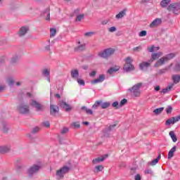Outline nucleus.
Returning <instances> with one entry per match:
<instances>
[{
  "instance_id": "1",
  "label": "nucleus",
  "mask_w": 180,
  "mask_h": 180,
  "mask_svg": "<svg viewBox=\"0 0 180 180\" xmlns=\"http://www.w3.org/2000/svg\"><path fill=\"white\" fill-rule=\"evenodd\" d=\"M141 86H143V83H138L129 89L131 96L135 98H139L140 95H141V91H140V88H141Z\"/></svg>"
},
{
  "instance_id": "2",
  "label": "nucleus",
  "mask_w": 180,
  "mask_h": 180,
  "mask_svg": "<svg viewBox=\"0 0 180 180\" xmlns=\"http://www.w3.org/2000/svg\"><path fill=\"white\" fill-rule=\"evenodd\" d=\"M174 57H175V54L174 53H169L166 55L165 56L160 58L156 63L155 64V67H160L161 65H164V64H165V63L169 61V60H172V58H174Z\"/></svg>"
},
{
  "instance_id": "3",
  "label": "nucleus",
  "mask_w": 180,
  "mask_h": 180,
  "mask_svg": "<svg viewBox=\"0 0 180 180\" xmlns=\"http://www.w3.org/2000/svg\"><path fill=\"white\" fill-rule=\"evenodd\" d=\"M133 63V58L129 56L125 59V64L124 65V71L126 72H130L134 70V66L131 64Z\"/></svg>"
},
{
  "instance_id": "4",
  "label": "nucleus",
  "mask_w": 180,
  "mask_h": 180,
  "mask_svg": "<svg viewBox=\"0 0 180 180\" xmlns=\"http://www.w3.org/2000/svg\"><path fill=\"white\" fill-rule=\"evenodd\" d=\"M113 54H115V49L108 48L103 51H101L98 53V56H99V57H102L103 58H108Z\"/></svg>"
},
{
  "instance_id": "5",
  "label": "nucleus",
  "mask_w": 180,
  "mask_h": 180,
  "mask_svg": "<svg viewBox=\"0 0 180 180\" xmlns=\"http://www.w3.org/2000/svg\"><path fill=\"white\" fill-rule=\"evenodd\" d=\"M30 104L31 105V106H32V108H35V109L38 112H41V111L44 110V105H41L40 103H39L34 100H32V99L30 100Z\"/></svg>"
},
{
  "instance_id": "6",
  "label": "nucleus",
  "mask_w": 180,
  "mask_h": 180,
  "mask_svg": "<svg viewBox=\"0 0 180 180\" xmlns=\"http://www.w3.org/2000/svg\"><path fill=\"white\" fill-rule=\"evenodd\" d=\"M70 171V167L67 166H64L63 167L60 168L59 170L56 172V176L58 179H60V178L64 177V174H67Z\"/></svg>"
},
{
  "instance_id": "7",
  "label": "nucleus",
  "mask_w": 180,
  "mask_h": 180,
  "mask_svg": "<svg viewBox=\"0 0 180 180\" xmlns=\"http://www.w3.org/2000/svg\"><path fill=\"white\" fill-rule=\"evenodd\" d=\"M18 110L22 115H27V113H29V106L21 104L19 105Z\"/></svg>"
},
{
  "instance_id": "8",
  "label": "nucleus",
  "mask_w": 180,
  "mask_h": 180,
  "mask_svg": "<svg viewBox=\"0 0 180 180\" xmlns=\"http://www.w3.org/2000/svg\"><path fill=\"white\" fill-rule=\"evenodd\" d=\"M40 169V165H34L28 169V174L33 175V174H36Z\"/></svg>"
},
{
  "instance_id": "9",
  "label": "nucleus",
  "mask_w": 180,
  "mask_h": 180,
  "mask_svg": "<svg viewBox=\"0 0 180 180\" xmlns=\"http://www.w3.org/2000/svg\"><path fill=\"white\" fill-rule=\"evenodd\" d=\"M104 81L105 75H100L98 78L91 81V84L94 85L95 84H101V82H103Z\"/></svg>"
},
{
  "instance_id": "10",
  "label": "nucleus",
  "mask_w": 180,
  "mask_h": 180,
  "mask_svg": "<svg viewBox=\"0 0 180 180\" xmlns=\"http://www.w3.org/2000/svg\"><path fill=\"white\" fill-rule=\"evenodd\" d=\"M162 52H158V53H154L151 55V58L149 60L150 63H153V61H155V60H158L160 57L162 56Z\"/></svg>"
},
{
  "instance_id": "11",
  "label": "nucleus",
  "mask_w": 180,
  "mask_h": 180,
  "mask_svg": "<svg viewBox=\"0 0 180 180\" xmlns=\"http://www.w3.org/2000/svg\"><path fill=\"white\" fill-rule=\"evenodd\" d=\"M11 151V146H0V154H5L6 153H9Z\"/></svg>"
},
{
  "instance_id": "12",
  "label": "nucleus",
  "mask_w": 180,
  "mask_h": 180,
  "mask_svg": "<svg viewBox=\"0 0 180 180\" xmlns=\"http://www.w3.org/2000/svg\"><path fill=\"white\" fill-rule=\"evenodd\" d=\"M27 32H29V27H22L20 30L18 31V36L20 37H22V36H25V34H26V33H27Z\"/></svg>"
},
{
  "instance_id": "13",
  "label": "nucleus",
  "mask_w": 180,
  "mask_h": 180,
  "mask_svg": "<svg viewBox=\"0 0 180 180\" xmlns=\"http://www.w3.org/2000/svg\"><path fill=\"white\" fill-rule=\"evenodd\" d=\"M161 22L162 20L160 18H156L150 23V27H157L158 26H160V25H161Z\"/></svg>"
},
{
  "instance_id": "14",
  "label": "nucleus",
  "mask_w": 180,
  "mask_h": 180,
  "mask_svg": "<svg viewBox=\"0 0 180 180\" xmlns=\"http://www.w3.org/2000/svg\"><path fill=\"white\" fill-rule=\"evenodd\" d=\"M105 158H108V155H104L100 158H95L93 160V164H99V162L105 161Z\"/></svg>"
},
{
  "instance_id": "15",
  "label": "nucleus",
  "mask_w": 180,
  "mask_h": 180,
  "mask_svg": "<svg viewBox=\"0 0 180 180\" xmlns=\"http://www.w3.org/2000/svg\"><path fill=\"white\" fill-rule=\"evenodd\" d=\"M150 64H151V62L150 60H149V62H142L139 65V68L141 70H142V71H144V70H147V68H148V67H150Z\"/></svg>"
},
{
  "instance_id": "16",
  "label": "nucleus",
  "mask_w": 180,
  "mask_h": 180,
  "mask_svg": "<svg viewBox=\"0 0 180 180\" xmlns=\"http://www.w3.org/2000/svg\"><path fill=\"white\" fill-rule=\"evenodd\" d=\"M127 12V8H124L122 11H121L118 14L115 15V18L119 20V19H123L124 16H126V13Z\"/></svg>"
},
{
  "instance_id": "17",
  "label": "nucleus",
  "mask_w": 180,
  "mask_h": 180,
  "mask_svg": "<svg viewBox=\"0 0 180 180\" xmlns=\"http://www.w3.org/2000/svg\"><path fill=\"white\" fill-rule=\"evenodd\" d=\"M77 44H80V45L75 48V51H84V50H85V47L86 46V44H81V41H78Z\"/></svg>"
},
{
  "instance_id": "18",
  "label": "nucleus",
  "mask_w": 180,
  "mask_h": 180,
  "mask_svg": "<svg viewBox=\"0 0 180 180\" xmlns=\"http://www.w3.org/2000/svg\"><path fill=\"white\" fill-rule=\"evenodd\" d=\"M42 75L44 77H47V81L50 82V70L49 69H44L42 70Z\"/></svg>"
},
{
  "instance_id": "19",
  "label": "nucleus",
  "mask_w": 180,
  "mask_h": 180,
  "mask_svg": "<svg viewBox=\"0 0 180 180\" xmlns=\"http://www.w3.org/2000/svg\"><path fill=\"white\" fill-rule=\"evenodd\" d=\"M60 106L61 108H63L66 112H70V110H71V106H70V105L67 104V103L64 101L60 103Z\"/></svg>"
},
{
  "instance_id": "20",
  "label": "nucleus",
  "mask_w": 180,
  "mask_h": 180,
  "mask_svg": "<svg viewBox=\"0 0 180 180\" xmlns=\"http://www.w3.org/2000/svg\"><path fill=\"white\" fill-rule=\"evenodd\" d=\"M172 88H174V84H172L165 89H163L160 92L161 94H168V92L172 91Z\"/></svg>"
},
{
  "instance_id": "21",
  "label": "nucleus",
  "mask_w": 180,
  "mask_h": 180,
  "mask_svg": "<svg viewBox=\"0 0 180 180\" xmlns=\"http://www.w3.org/2000/svg\"><path fill=\"white\" fill-rule=\"evenodd\" d=\"M0 129L3 133H6V131H8V124H6V122H1Z\"/></svg>"
},
{
  "instance_id": "22",
  "label": "nucleus",
  "mask_w": 180,
  "mask_h": 180,
  "mask_svg": "<svg viewBox=\"0 0 180 180\" xmlns=\"http://www.w3.org/2000/svg\"><path fill=\"white\" fill-rule=\"evenodd\" d=\"M158 50H160V47L154 46V45L148 47V51L149 53H154V51H158Z\"/></svg>"
},
{
  "instance_id": "23",
  "label": "nucleus",
  "mask_w": 180,
  "mask_h": 180,
  "mask_svg": "<svg viewBox=\"0 0 180 180\" xmlns=\"http://www.w3.org/2000/svg\"><path fill=\"white\" fill-rule=\"evenodd\" d=\"M70 74L72 78H78V77H79V72L77 69L71 70Z\"/></svg>"
},
{
  "instance_id": "24",
  "label": "nucleus",
  "mask_w": 180,
  "mask_h": 180,
  "mask_svg": "<svg viewBox=\"0 0 180 180\" xmlns=\"http://www.w3.org/2000/svg\"><path fill=\"white\" fill-rule=\"evenodd\" d=\"M176 151V146H174L168 153V159L172 158L174 157V153Z\"/></svg>"
},
{
  "instance_id": "25",
  "label": "nucleus",
  "mask_w": 180,
  "mask_h": 180,
  "mask_svg": "<svg viewBox=\"0 0 180 180\" xmlns=\"http://www.w3.org/2000/svg\"><path fill=\"white\" fill-rule=\"evenodd\" d=\"M120 69V67L115 66V67H112L110 69H109L108 70V74L112 75V74H113V72H116L117 71H119Z\"/></svg>"
},
{
  "instance_id": "26",
  "label": "nucleus",
  "mask_w": 180,
  "mask_h": 180,
  "mask_svg": "<svg viewBox=\"0 0 180 180\" xmlns=\"http://www.w3.org/2000/svg\"><path fill=\"white\" fill-rule=\"evenodd\" d=\"M50 112H51V115H53V113H57L58 112V107L51 105Z\"/></svg>"
},
{
  "instance_id": "27",
  "label": "nucleus",
  "mask_w": 180,
  "mask_h": 180,
  "mask_svg": "<svg viewBox=\"0 0 180 180\" xmlns=\"http://www.w3.org/2000/svg\"><path fill=\"white\" fill-rule=\"evenodd\" d=\"M175 124V117H172L167 120H166L165 124L166 126H170L171 124Z\"/></svg>"
},
{
  "instance_id": "28",
  "label": "nucleus",
  "mask_w": 180,
  "mask_h": 180,
  "mask_svg": "<svg viewBox=\"0 0 180 180\" xmlns=\"http://www.w3.org/2000/svg\"><path fill=\"white\" fill-rule=\"evenodd\" d=\"M171 67H172V64H171L168 67H166L165 68L158 70V74H159L160 75H161V74H165V72H167V70H169V68H171Z\"/></svg>"
},
{
  "instance_id": "29",
  "label": "nucleus",
  "mask_w": 180,
  "mask_h": 180,
  "mask_svg": "<svg viewBox=\"0 0 180 180\" xmlns=\"http://www.w3.org/2000/svg\"><path fill=\"white\" fill-rule=\"evenodd\" d=\"M172 141L174 143H176V141H178V139L176 138V135H175V133L172 131H171L169 133Z\"/></svg>"
},
{
  "instance_id": "30",
  "label": "nucleus",
  "mask_w": 180,
  "mask_h": 180,
  "mask_svg": "<svg viewBox=\"0 0 180 180\" xmlns=\"http://www.w3.org/2000/svg\"><path fill=\"white\" fill-rule=\"evenodd\" d=\"M161 160V154H159L158 158L156 159H154L151 162H150V165H155L156 164H158V162Z\"/></svg>"
},
{
  "instance_id": "31",
  "label": "nucleus",
  "mask_w": 180,
  "mask_h": 180,
  "mask_svg": "<svg viewBox=\"0 0 180 180\" xmlns=\"http://www.w3.org/2000/svg\"><path fill=\"white\" fill-rule=\"evenodd\" d=\"M172 80L174 84H178L180 81V75H174L172 77Z\"/></svg>"
},
{
  "instance_id": "32",
  "label": "nucleus",
  "mask_w": 180,
  "mask_h": 180,
  "mask_svg": "<svg viewBox=\"0 0 180 180\" xmlns=\"http://www.w3.org/2000/svg\"><path fill=\"white\" fill-rule=\"evenodd\" d=\"M82 110H85L87 115H94V111L92 110L86 108V106L82 107Z\"/></svg>"
},
{
  "instance_id": "33",
  "label": "nucleus",
  "mask_w": 180,
  "mask_h": 180,
  "mask_svg": "<svg viewBox=\"0 0 180 180\" xmlns=\"http://www.w3.org/2000/svg\"><path fill=\"white\" fill-rule=\"evenodd\" d=\"M171 2V0H163L160 2V5L162 8L168 6V4Z\"/></svg>"
},
{
  "instance_id": "34",
  "label": "nucleus",
  "mask_w": 180,
  "mask_h": 180,
  "mask_svg": "<svg viewBox=\"0 0 180 180\" xmlns=\"http://www.w3.org/2000/svg\"><path fill=\"white\" fill-rule=\"evenodd\" d=\"M84 18H85V15L82 13V14H79L76 16V19L75 20L77 22H81V20H84Z\"/></svg>"
},
{
  "instance_id": "35",
  "label": "nucleus",
  "mask_w": 180,
  "mask_h": 180,
  "mask_svg": "<svg viewBox=\"0 0 180 180\" xmlns=\"http://www.w3.org/2000/svg\"><path fill=\"white\" fill-rule=\"evenodd\" d=\"M146 175H150V176H154V172L151 169H146L144 171Z\"/></svg>"
},
{
  "instance_id": "36",
  "label": "nucleus",
  "mask_w": 180,
  "mask_h": 180,
  "mask_svg": "<svg viewBox=\"0 0 180 180\" xmlns=\"http://www.w3.org/2000/svg\"><path fill=\"white\" fill-rule=\"evenodd\" d=\"M101 104H102V101H97L93 105L92 108L93 109H98V108H99V106H101Z\"/></svg>"
},
{
  "instance_id": "37",
  "label": "nucleus",
  "mask_w": 180,
  "mask_h": 180,
  "mask_svg": "<svg viewBox=\"0 0 180 180\" xmlns=\"http://www.w3.org/2000/svg\"><path fill=\"white\" fill-rule=\"evenodd\" d=\"M101 109H107V108L110 106V103L109 102L101 103Z\"/></svg>"
},
{
  "instance_id": "38",
  "label": "nucleus",
  "mask_w": 180,
  "mask_h": 180,
  "mask_svg": "<svg viewBox=\"0 0 180 180\" xmlns=\"http://www.w3.org/2000/svg\"><path fill=\"white\" fill-rule=\"evenodd\" d=\"M57 33V30L56 28H51L50 29V37H54Z\"/></svg>"
},
{
  "instance_id": "39",
  "label": "nucleus",
  "mask_w": 180,
  "mask_h": 180,
  "mask_svg": "<svg viewBox=\"0 0 180 180\" xmlns=\"http://www.w3.org/2000/svg\"><path fill=\"white\" fill-rule=\"evenodd\" d=\"M162 110H164V108H157L153 110V113H155V115H160L162 112Z\"/></svg>"
},
{
  "instance_id": "40",
  "label": "nucleus",
  "mask_w": 180,
  "mask_h": 180,
  "mask_svg": "<svg viewBox=\"0 0 180 180\" xmlns=\"http://www.w3.org/2000/svg\"><path fill=\"white\" fill-rule=\"evenodd\" d=\"M7 82L9 86H12L15 84V80H13V78L10 77L7 79Z\"/></svg>"
},
{
  "instance_id": "41",
  "label": "nucleus",
  "mask_w": 180,
  "mask_h": 180,
  "mask_svg": "<svg viewBox=\"0 0 180 180\" xmlns=\"http://www.w3.org/2000/svg\"><path fill=\"white\" fill-rule=\"evenodd\" d=\"M71 127H73V129H79L81 125L79 124V122H73L72 123Z\"/></svg>"
},
{
  "instance_id": "42",
  "label": "nucleus",
  "mask_w": 180,
  "mask_h": 180,
  "mask_svg": "<svg viewBox=\"0 0 180 180\" xmlns=\"http://www.w3.org/2000/svg\"><path fill=\"white\" fill-rule=\"evenodd\" d=\"M45 13H46V20H50V9L46 8L45 11Z\"/></svg>"
},
{
  "instance_id": "43",
  "label": "nucleus",
  "mask_w": 180,
  "mask_h": 180,
  "mask_svg": "<svg viewBox=\"0 0 180 180\" xmlns=\"http://www.w3.org/2000/svg\"><path fill=\"white\" fill-rule=\"evenodd\" d=\"M139 37H144V36H147V31L143 30L139 34Z\"/></svg>"
},
{
  "instance_id": "44",
  "label": "nucleus",
  "mask_w": 180,
  "mask_h": 180,
  "mask_svg": "<svg viewBox=\"0 0 180 180\" xmlns=\"http://www.w3.org/2000/svg\"><path fill=\"white\" fill-rule=\"evenodd\" d=\"M112 108H116V109H119L120 108V104H119V102L115 101L112 103Z\"/></svg>"
},
{
  "instance_id": "45",
  "label": "nucleus",
  "mask_w": 180,
  "mask_h": 180,
  "mask_svg": "<svg viewBox=\"0 0 180 180\" xmlns=\"http://www.w3.org/2000/svg\"><path fill=\"white\" fill-rule=\"evenodd\" d=\"M126 103H127V99H125V98L122 99L120 103V107L124 106Z\"/></svg>"
},
{
  "instance_id": "46",
  "label": "nucleus",
  "mask_w": 180,
  "mask_h": 180,
  "mask_svg": "<svg viewBox=\"0 0 180 180\" xmlns=\"http://www.w3.org/2000/svg\"><path fill=\"white\" fill-rule=\"evenodd\" d=\"M39 131H40V128H39V127H36L32 129V133L35 134V133H39Z\"/></svg>"
},
{
  "instance_id": "47",
  "label": "nucleus",
  "mask_w": 180,
  "mask_h": 180,
  "mask_svg": "<svg viewBox=\"0 0 180 180\" xmlns=\"http://www.w3.org/2000/svg\"><path fill=\"white\" fill-rule=\"evenodd\" d=\"M94 34H95V32H89L84 33V36L87 37H91V36H94Z\"/></svg>"
},
{
  "instance_id": "48",
  "label": "nucleus",
  "mask_w": 180,
  "mask_h": 180,
  "mask_svg": "<svg viewBox=\"0 0 180 180\" xmlns=\"http://www.w3.org/2000/svg\"><path fill=\"white\" fill-rule=\"evenodd\" d=\"M114 127H116V124L110 125L108 128H107L104 131H110Z\"/></svg>"
},
{
  "instance_id": "49",
  "label": "nucleus",
  "mask_w": 180,
  "mask_h": 180,
  "mask_svg": "<svg viewBox=\"0 0 180 180\" xmlns=\"http://www.w3.org/2000/svg\"><path fill=\"white\" fill-rule=\"evenodd\" d=\"M172 112V107L171 105H169L167 108H166V113L169 114Z\"/></svg>"
},
{
  "instance_id": "50",
  "label": "nucleus",
  "mask_w": 180,
  "mask_h": 180,
  "mask_svg": "<svg viewBox=\"0 0 180 180\" xmlns=\"http://www.w3.org/2000/svg\"><path fill=\"white\" fill-rule=\"evenodd\" d=\"M19 60V57L18 56H15L11 59V63H16Z\"/></svg>"
},
{
  "instance_id": "51",
  "label": "nucleus",
  "mask_w": 180,
  "mask_h": 180,
  "mask_svg": "<svg viewBox=\"0 0 180 180\" xmlns=\"http://www.w3.org/2000/svg\"><path fill=\"white\" fill-rule=\"evenodd\" d=\"M61 134H65V133H68V128L64 127L60 131Z\"/></svg>"
},
{
  "instance_id": "52",
  "label": "nucleus",
  "mask_w": 180,
  "mask_h": 180,
  "mask_svg": "<svg viewBox=\"0 0 180 180\" xmlns=\"http://www.w3.org/2000/svg\"><path fill=\"white\" fill-rule=\"evenodd\" d=\"M96 169L98 172L103 171V166H102V165L96 166Z\"/></svg>"
},
{
  "instance_id": "53",
  "label": "nucleus",
  "mask_w": 180,
  "mask_h": 180,
  "mask_svg": "<svg viewBox=\"0 0 180 180\" xmlns=\"http://www.w3.org/2000/svg\"><path fill=\"white\" fill-rule=\"evenodd\" d=\"M77 82L79 85H85V81L81 79H77Z\"/></svg>"
},
{
  "instance_id": "54",
  "label": "nucleus",
  "mask_w": 180,
  "mask_h": 180,
  "mask_svg": "<svg viewBox=\"0 0 180 180\" xmlns=\"http://www.w3.org/2000/svg\"><path fill=\"white\" fill-rule=\"evenodd\" d=\"M116 27H111L108 29V32L110 33H113V32H116Z\"/></svg>"
},
{
  "instance_id": "55",
  "label": "nucleus",
  "mask_w": 180,
  "mask_h": 180,
  "mask_svg": "<svg viewBox=\"0 0 180 180\" xmlns=\"http://www.w3.org/2000/svg\"><path fill=\"white\" fill-rule=\"evenodd\" d=\"M43 126H44V127H50V122L49 121L44 122Z\"/></svg>"
},
{
  "instance_id": "56",
  "label": "nucleus",
  "mask_w": 180,
  "mask_h": 180,
  "mask_svg": "<svg viewBox=\"0 0 180 180\" xmlns=\"http://www.w3.org/2000/svg\"><path fill=\"white\" fill-rule=\"evenodd\" d=\"M134 179L135 180H141V176L140 174H136Z\"/></svg>"
},
{
  "instance_id": "57",
  "label": "nucleus",
  "mask_w": 180,
  "mask_h": 180,
  "mask_svg": "<svg viewBox=\"0 0 180 180\" xmlns=\"http://www.w3.org/2000/svg\"><path fill=\"white\" fill-rule=\"evenodd\" d=\"M89 75L91 77H95V75H96V71H92L91 72L89 73Z\"/></svg>"
},
{
  "instance_id": "58",
  "label": "nucleus",
  "mask_w": 180,
  "mask_h": 180,
  "mask_svg": "<svg viewBox=\"0 0 180 180\" xmlns=\"http://www.w3.org/2000/svg\"><path fill=\"white\" fill-rule=\"evenodd\" d=\"M139 50H141V46H136L134 48V51H139Z\"/></svg>"
},
{
  "instance_id": "59",
  "label": "nucleus",
  "mask_w": 180,
  "mask_h": 180,
  "mask_svg": "<svg viewBox=\"0 0 180 180\" xmlns=\"http://www.w3.org/2000/svg\"><path fill=\"white\" fill-rule=\"evenodd\" d=\"M175 70L176 71H180V65L179 64H176L175 66Z\"/></svg>"
},
{
  "instance_id": "60",
  "label": "nucleus",
  "mask_w": 180,
  "mask_h": 180,
  "mask_svg": "<svg viewBox=\"0 0 180 180\" xmlns=\"http://www.w3.org/2000/svg\"><path fill=\"white\" fill-rule=\"evenodd\" d=\"M179 120H180V115H179V116L174 117V122H175V123H176V122H179Z\"/></svg>"
},
{
  "instance_id": "61",
  "label": "nucleus",
  "mask_w": 180,
  "mask_h": 180,
  "mask_svg": "<svg viewBox=\"0 0 180 180\" xmlns=\"http://www.w3.org/2000/svg\"><path fill=\"white\" fill-rule=\"evenodd\" d=\"M160 89H161V87H160V86H156L155 87V91H160Z\"/></svg>"
},
{
  "instance_id": "62",
  "label": "nucleus",
  "mask_w": 180,
  "mask_h": 180,
  "mask_svg": "<svg viewBox=\"0 0 180 180\" xmlns=\"http://www.w3.org/2000/svg\"><path fill=\"white\" fill-rule=\"evenodd\" d=\"M6 60V58H3L0 60V63H5V60Z\"/></svg>"
},
{
  "instance_id": "63",
  "label": "nucleus",
  "mask_w": 180,
  "mask_h": 180,
  "mask_svg": "<svg viewBox=\"0 0 180 180\" xmlns=\"http://www.w3.org/2000/svg\"><path fill=\"white\" fill-rule=\"evenodd\" d=\"M101 25H108V20L102 21Z\"/></svg>"
},
{
  "instance_id": "64",
  "label": "nucleus",
  "mask_w": 180,
  "mask_h": 180,
  "mask_svg": "<svg viewBox=\"0 0 180 180\" xmlns=\"http://www.w3.org/2000/svg\"><path fill=\"white\" fill-rule=\"evenodd\" d=\"M45 49L49 51V50H50V45H48L45 47Z\"/></svg>"
}]
</instances>
